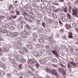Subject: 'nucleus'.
<instances>
[{
	"label": "nucleus",
	"instance_id": "nucleus-1",
	"mask_svg": "<svg viewBox=\"0 0 78 78\" xmlns=\"http://www.w3.org/2000/svg\"><path fill=\"white\" fill-rule=\"evenodd\" d=\"M48 58H44V59H40L39 60V62L40 64H41L43 66H45L47 65V63H46V61H48Z\"/></svg>",
	"mask_w": 78,
	"mask_h": 78
},
{
	"label": "nucleus",
	"instance_id": "nucleus-2",
	"mask_svg": "<svg viewBox=\"0 0 78 78\" xmlns=\"http://www.w3.org/2000/svg\"><path fill=\"white\" fill-rule=\"evenodd\" d=\"M56 71H57L56 70L53 69L51 70V73H52V75H55L56 77L57 78H58L59 77V75L58 73L56 72Z\"/></svg>",
	"mask_w": 78,
	"mask_h": 78
},
{
	"label": "nucleus",
	"instance_id": "nucleus-3",
	"mask_svg": "<svg viewBox=\"0 0 78 78\" xmlns=\"http://www.w3.org/2000/svg\"><path fill=\"white\" fill-rule=\"evenodd\" d=\"M58 72L61 73L63 76L66 75V72L64 71V69L61 68H59L58 69Z\"/></svg>",
	"mask_w": 78,
	"mask_h": 78
},
{
	"label": "nucleus",
	"instance_id": "nucleus-4",
	"mask_svg": "<svg viewBox=\"0 0 78 78\" xmlns=\"http://www.w3.org/2000/svg\"><path fill=\"white\" fill-rule=\"evenodd\" d=\"M49 12H48V14L49 16H50L51 17L52 16H53L54 19H56L57 18V16H56V15L55 13H54L51 12H50V11H49Z\"/></svg>",
	"mask_w": 78,
	"mask_h": 78
},
{
	"label": "nucleus",
	"instance_id": "nucleus-5",
	"mask_svg": "<svg viewBox=\"0 0 78 78\" xmlns=\"http://www.w3.org/2000/svg\"><path fill=\"white\" fill-rule=\"evenodd\" d=\"M32 36L33 37H34V39L35 41L37 39V34L35 33H33L32 34Z\"/></svg>",
	"mask_w": 78,
	"mask_h": 78
},
{
	"label": "nucleus",
	"instance_id": "nucleus-6",
	"mask_svg": "<svg viewBox=\"0 0 78 78\" xmlns=\"http://www.w3.org/2000/svg\"><path fill=\"white\" fill-rule=\"evenodd\" d=\"M36 47L38 48H43L44 46L41 44H37L35 45Z\"/></svg>",
	"mask_w": 78,
	"mask_h": 78
},
{
	"label": "nucleus",
	"instance_id": "nucleus-7",
	"mask_svg": "<svg viewBox=\"0 0 78 78\" xmlns=\"http://www.w3.org/2000/svg\"><path fill=\"white\" fill-rule=\"evenodd\" d=\"M46 5V8L47 9H49L51 8V2H45Z\"/></svg>",
	"mask_w": 78,
	"mask_h": 78
},
{
	"label": "nucleus",
	"instance_id": "nucleus-8",
	"mask_svg": "<svg viewBox=\"0 0 78 78\" xmlns=\"http://www.w3.org/2000/svg\"><path fill=\"white\" fill-rule=\"evenodd\" d=\"M44 51H45V50L44 49H41L39 51L38 55H39V56H41V55H42L44 54Z\"/></svg>",
	"mask_w": 78,
	"mask_h": 78
},
{
	"label": "nucleus",
	"instance_id": "nucleus-9",
	"mask_svg": "<svg viewBox=\"0 0 78 78\" xmlns=\"http://www.w3.org/2000/svg\"><path fill=\"white\" fill-rule=\"evenodd\" d=\"M73 34H72V33L69 32L68 33V38L69 39H73Z\"/></svg>",
	"mask_w": 78,
	"mask_h": 78
},
{
	"label": "nucleus",
	"instance_id": "nucleus-10",
	"mask_svg": "<svg viewBox=\"0 0 78 78\" xmlns=\"http://www.w3.org/2000/svg\"><path fill=\"white\" fill-rule=\"evenodd\" d=\"M28 63V64H32V65H34L35 62H34L33 60L32 59H30V60H28L27 62Z\"/></svg>",
	"mask_w": 78,
	"mask_h": 78
},
{
	"label": "nucleus",
	"instance_id": "nucleus-11",
	"mask_svg": "<svg viewBox=\"0 0 78 78\" xmlns=\"http://www.w3.org/2000/svg\"><path fill=\"white\" fill-rule=\"evenodd\" d=\"M31 28L32 30H37L38 31L39 30V27H37L35 25L32 26Z\"/></svg>",
	"mask_w": 78,
	"mask_h": 78
},
{
	"label": "nucleus",
	"instance_id": "nucleus-12",
	"mask_svg": "<svg viewBox=\"0 0 78 78\" xmlns=\"http://www.w3.org/2000/svg\"><path fill=\"white\" fill-rule=\"evenodd\" d=\"M46 52L48 55H49V56H50L51 58H53V54H51V52H50V51L48 50L46 51Z\"/></svg>",
	"mask_w": 78,
	"mask_h": 78
},
{
	"label": "nucleus",
	"instance_id": "nucleus-13",
	"mask_svg": "<svg viewBox=\"0 0 78 78\" xmlns=\"http://www.w3.org/2000/svg\"><path fill=\"white\" fill-rule=\"evenodd\" d=\"M17 26L20 30H22L23 29V25L21 24H18Z\"/></svg>",
	"mask_w": 78,
	"mask_h": 78
},
{
	"label": "nucleus",
	"instance_id": "nucleus-14",
	"mask_svg": "<svg viewBox=\"0 0 78 78\" xmlns=\"http://www.w3.org/2000/svg\"><path fill=\"white\" fill-rule=\"evenodd\" d=\"M24 32L25 34L27 36H29V35L31 34V32L28 30H24Z\"/></svg>",
	"mask_w": 78,
	"mask_h": 78
},
{
	"label": "nucleus",
	"instance_id": "nucleus-15",
	"mask_svg": "<svg viewBox=\"0 0 78 78\" xmlns=\"http://www.w3.org/2000/svg\"><path fill=\"white\" fill-rule=\"evenodd\" d=\"M33 65H35L37 69H38L39 67V64L36 61H35Z\"/></svg>",
	"mask_w": 78,
	"mask_h": 78
},
{
	"label": "nucleus",
	"instance_id": "nucleus-16",
	"mask_svg": "<svg viewBox=\"0 0 78 78\" xmlns=\"http://www.w3.org/2000/svg\"><path fill=\"white\" fill-rule=\"evenodd\" d=\"M26 61L27 60L25 59V58H22L20 59V63L24 64V63H25V62H26Z\"/></svg>",
	"mask_w": 78,
	"mask_h": 78
},
{
	"label": "nucleus",
	"instance_id": "nucleus-17",
	"mask_svg": "<svg viewBox=\"0 0 78 78\" xmlns=\"http://www.w3.org/2000/svg\"><path fill=\"white\" fill-rule=\"evenodd\" d=\"M67 67L68 68L70 72H72V65L69 63H68L67 65Z\"/></svg>",
	"mask_w": 78,
	"mask_h": 78
},
{
	"label": "nucleus",
	"instance_id": "nucleus-18",
	"mask_svg": "<svg viewBox=\"0 0 78 78\" xmlns=\"http://www.w3.org/2000/svg\"><path fill=\"white\" fill-rule=\"evenodd\" d=\"M23 19H24V18H23V16H20L18 20H17V21L18 22H20L22 20H23Z\"/></svg>",
	"mask_w": 78,
	"mask_h": 78
},
{
	"label": "nucleus",
	"instance_id": "nucleus-19",
	"mask_svg": "<svg viewBox=\"0 0 78 78\" xmlns=\"http://www.w3.org/2000/svg\"><path fill=\"white\" fill-rule=\"evenodd\" d=\"M19 34V32H14L13 33L12 36L14 37H17Z\"/></svg>",
	"mask_w": 78,
	"mask_h": 78
},
{
	"label": "nucleus",
	"instance_id": "nucleus-20",
	"mask_svg": "<svg viewBox=\"0 0 78 78\" xmlns=\"http://www.w3.org/2000/svg\"><path fill=\"white\" fill-rule=\"evenodd\" d=\"M41 6L42 8H47V5H45V3H42Z\"/></svg>",
	"mask_w": 78,
	"mask_h": 78
},
{
	"label": "nucleus",
	"instance_id": "nucleus-21",
	"mask_svg": "<svg viewBox=\"0 0 78 78\" xmlns=\"http://www.w3.org/2000/svg\"><path fill=\"white\" fill-rule=\"evenodd\" d=\"M38 41L41 44H45V41L42 39H39L38 40Z\"/></svg>",
	"mask_w": 78,
	"mask_h": 78
},
{
	"label": "nucleus",
	"instance_id": "nucleus-22",
	"mask_svg": "<svg viewBox=\"0 0 78 78\" xmlns=\"http://www.w3.org/2000/svg\"><path fill=\"white\" fill-rule=\"evenodd\" d=\"M60 19L63 22H66V20L65 18L63 17V16H61L60 17Z\"/></svg>",
	"mask_w": 78,
	"mask_h": 78
},
{
	"label": "nucleus",
	"instance_id": "nucleus-23",
	"mask_svg": "<svg viewBox=\"0 0 78 78\" xmlns=\"http://www.w3.org/2000/svg\"><path fill=\"white\" fill-rule=\"evenodd\" d=\"M51 62L55 63H57L58 62V60L56 58H53L51 59Z\"/></svg>",
	"mask_w": 78,
	"mask_h": 78
},
{
	"label": "nucleus",
	"instance_id": "nucleus-24",
	"mask_svg": "<svg viewBox=\"0 0 78 78\" xmlns=\"http://www.w3.org/2000/svg\"><path fill=\"white\" fill-rule=\"evenodd\" d=\"M7 35L8 36L10 37V36H11L12 35V32H11V31H7Z\"/></svg>",
	"mask_w": 78,
	"mask_h": 78
},
{
	"label": "nucleus",
	"instance_id": "nucleus-25",
	"mask_svg": "<svg viewBox=\"0 0 78 78\" xmlns=\"http://www.w3.org/2000/svg\"><path fill=\"white\" fill-rule=\"evenodd\" d=\"M45 47L47 49H51V48H52V46L50 45H49L45 46Z\"/></svg>",
	"mask_w": 78,
	"mask_h": 78
},
{
	"label": "nucleus",
	"instance_id": "nucleus-26",
	"mask_svg": "<svg viewBox=\"0 0 78 78\" xmlns=\"http://www.w3.org/2000/svg\"><path fill=\"white\" fill-rule=\"evenodd\" d=\"M52 52L55 55V56L56 57H58L59 56V55H58V54L56 52H55V51L53 50H52Z\"/></svg>",
	"mask_w": 78,
	"mask_h": 78
},
{
	"label": "nucleus",
	"instance_id": "nucleus-27",
	"mask_svg": "<svg viewBox=\"0 0 78 78\" xmlns=\"http://www.w3.org/2000/svg\"><path fill=\"white\" fill-rule=\"evenodd\" d=\"M20 58H21V55H19L16 56V58L17 61H19L20 59Z\"/></svg>",
	"mask_w": 78,
	"mask_h": 78
},
{
	"label": "nucleus",
	"instance_id": "nucleus-28",
	"mask_svg": "<svg viewBox=\"0 0 78 78\" xmlns=\"http://www.w3.org/2000/svg\"><path fill=\"white\" fill-rule=\"evenodd\" d=\"M45 70L46 71H47V72H48V73H51V70L50 69L48 68H45Z\"/></svg>",
	"mask_w": 78,
	"mask_h": 78
},
{
	"label": "nucleus",
	"instance_id": "nucleus-29",
	"mask_svg": "<svg viewBox=\"0 0 78 78\" xmlns=\"http://www.w3.org/2000/svg\"><path fill=\"white\" fill-rule=\"evenodd\" d=\"M8 27V25L7 24H6L4 25H2V28H7Z\"/></svg>",
	"mask_w": 78,
	"mask_h": 78
},
{
	"label": "nucleus",
	"instance_id": "nucleus-30",
	"mask_svg": "<svg viewBox=\"0 0 78 78\" xmlns=\"http://www.w3.org/2000/svg\"><path fill=\"white\" fill-rule=\"evenodd\" d=\"M63 9L65 12H68V11H67V7L66 6L65 7L63 8Z\"/></svg>",
	"mask_w": 78,
	"mask_h": 78
},
{
	"label": "nucleus",
	"instance_id": "nucleus-31",
	"mask_svg": "<svg viewBox=\"0 0 78 78\" xmlns=\"http://www.w3.org/2000/svg\"><path fill=\"white\" fill-rule=\"evenodd\" d=\"M33 54L35 57H37V56H38V55H39L37 51H34Z\"/></svg>",
	"mask_w": 78,
	"mask_h": 78
},
{
	"label": "nucleus",
	"instance_id": "nucleus-32",
	"mask_svg": "<svg viewBox=\"0 0 78 78\" xmlns=\"http://www.w3.org/2000/svg\"><path fill=\"white\" fill-rule=\"evenodd\" d=\"M53 35H52L50 38H48V40L49 41H51L53 40Z\"/></svg>",
	"mask_w": 78,
	"mask_h": 78
},
{
	"label": "nucleus",
	"instance_id": "nucleus-33",
	"mask_svg": "<svg viewBox=\"0 0 78 78\" xmlns=\"http://www.w3.org/2000/svg\"><path fill=\"white\" fill-rule=\"evenodd\" d=\"M72 11L73 12V13H72V14H74V13H75V14H78V12L74 9H73L72 10Z\"/></svg>",
	"mask_w": 78,
	"mask_h": 78
},
{
	"label": "nucleus",
	"instance_id": "nucleus-34",
	"mask_svg": "<svg viewBox=\"0 0 78 78\" xmlns=\"http://www.w3.org/2000/svg\"><path fill=\"white\" fill-rule=\"evenodd\" d=\"M8 32V30H6V29H4L2 31V33H7Z\"/></svg>",
	"mask_w": 78,
	"mask_h": 78
},
{
	"label": "nucleus",
	"instance_id": "nucleus-35",
	"mask_svg": "<svg viewBox=\"0 0 78 78\" xmlns=\"http://www.w3.org/2000/svg\"><path fill=\"white\" fill-rule=\"evenodd\" d=\"M19 51L20 53H21L22 55H25V51H23L22 50H20Z\"/></svg>",
	"mask_w": 78,
	"mask_h": 78
},
{
	"label": "nucleus",
	"instance_id": "nucleus-36",
	"mask_svg": "<svg viewBox=\"0 0 78 78\" xmlns=\"http://www.w3.org/2000/svg\"><path fill=\"white\" fill-rule=\"evenodd\" d=\"M22 48L25 51H26V52H28V49H27L25 47H23Z\"/></svg>",
	"mask_w": 78,
	"mask_h": 78
},
{
	"label": "nucleus",
	"instance_id": "nucleus-37",
	"mask_svg": "<svg viewBox=\"0 0 78 78\" xmlns=\"http://www.w3.org/2000/svg\"><path fill=\"white\" fill-rule=\"evenodd\" d=\"M67 16L69 19H72V16H71V15H70V14L68 13L67 14Z\"/></svg>",
	"mask_w": 78,
	"mask_h": 78
},
{
	"label": "nucleus",
	"instance_id": "nucleus-38",
	"mask_svg": "<svg viewBox=\"0 0 78 78\" xmlns=\"http://www.w3.org/2000/svg\"><path fill=\"white\" fill-rule=\"evenodd\" d=\"M22 37H23V38H27V35H25L24 34H22Z\"/></svg>",
	"mask_w": 78,
	"mask_h": 78
},
{
	"label": "nucleus",
	"instance_id": "nucleus-39",
	"mask_svg": "<svg viewBox=\"0 0 78 78\" xmlns=\"http://www.w3.org/2000/svg\"><path fill=\"white\" fill-rule=\"evenodd\" d=\"M5 73V72L3 71H1L0 72V74L1 76H3L4 75V74Z\"/></svg>",
	"mask_w": 78,
	"mask_h": 78
},
{
	"label": "nucleus",
	"instance_id": "nucleus-40",
	"mask_svg": "<svg viewBox=\"0 0 78 78\" xmlns=\"http://www.w3.org/2000/svg\"><path fill=\"white\" fill-rule=\"evenodd\" d=\"M0 66L1 67H3V68H4V67H5V64L2 63H0Z\"/></svg>",
	"mask_w": 78,
	"mask_h": 78
},
{
	"label": "nucleus",
	"instance_id": "nucleus-41",
	"mask_svg": "<svg viewBox=\"0 0 78 78\" xmlns=\"http://www.w3.org/2000/svg\"><path fill=\"white\" fill-rule=\"evenodd\" d=\"M26 28H27L28 30H30V27L28 25V24H27L25 26Z\"/></svg>",
	"mask_w": 78,
	"mask_h": 78
},
{
	"label": "nucleus",
	"instance_id": "nucleus-42",
	"mask_svg": "<svg viewBox=\"0 0 78 78\" xmlns=\"http://www.w3.org/2000/svg\"><path fill=\"white\" fill-rule=\"evenodd\" d=\"M37 25H38V26H41V24L40 23L41 22V21L39 20L37 21Z\"/></svg>",
	"mask_w": 78,
	"mask_h": 78
},
{
	"label": "nucleus",
	"instance_id": "nucleus-43",
	"mask_svg": "<svg viewBox=\"0 0 78 78\" xmlns=\"http://www.w3.org/2000/svg\"><path fill=\"white\" fill-rule=\"evenodd\" d=\"M70 25H66V28L67 30H69V29H70Z\"/></svg>",
	"mask_w": 78,
	"mask_h": 78
},
{
	"label": "nucleus",
	"instance_id": "nucleus-44",
	"mask_svg": "<svg viewBox=\"0 0 78 78\" xmlns=\"http://www.w3.org/2000/svg\"><path fill=\"white\" fill-rule=\"evenodd\" d=\"M0 50L2 51H5L6 50V49L5 47H4L2 48H0Z\"/></svg>",
	"mask_w": 78,
	"mask_h": 78
},
{
	"label": "nucleus",
	"instance_id": "nucleus-45",
	"mask_svg": "<svg viewBox=\"0 0 78 78\" xmlns=\"http://www.w3.org/2000/svg\"><path fill=\"white\" fill-rule=\"evenodd\" d=\"M69 8L70 9H69V11L70 13H71L72 12V7L71 6H69Z\"/></svg>",
	"mask_w": 78,
	"mask_h": 78
},
{
	"label": "nucleus",
	"instance_id": "nucleus-46",
	"mask_svg": "<svg viewBox=\"0 0 78 78\" xmlns=\"http://www.w3.org/2000/svg\"><path fill=\"white\" fill-rule=\"evenodd\" d=\"M10 29H11V30H15V27L13 26H11Z\"/></svg>",
	"mask_w": 78,
	"mask_h": 78
},
{
	"label": "nucleus",
	"instance_id": "nucleus-47",
	"mask_svg": "<svg viewBox=\"0 0 78 78\" xmlns=\"http://www.w3.org/2000/svg\"><path fill=\"white\" fill-rule=\"evenodd\" d=\"M24 75L25 76H29V75H30L29 73H24Z\"/></svg>",
	"mask_w": 78,
	"mask_h": 78
},
{
	"label": "nucleus",
	"instance_id": "nucleus-48",
	"mask_svg": "<svg viewBox=\"0 0 78 78\" xmlns=\"http://www.w3.org/2000/svg\"><path fill=\"white\" fill-rule=\"evenodd\" d=\"M72 25L74 27H76V24L75 23H73Z\"/></svg>",
	"mask_w": 78,
	"mask_h": 78
},
{
	"label": "nucleus",
	"instance_id": "nucleus-49",
	"mask_svg": "<svg viewBox=\"0 0 78 78\" xmlns=\"http://www.w3.org/2000/svg\"><path fill=\"white\" fill-rule=\"evenodd\" d=\"M30 45H30V44H27L26 45V47L27 48H29L30 49Z\"/></svg>",
	"mask_w": 78,
	"mask_h": 78
},
{
	"label": "nucleus",
	"instance_id": "nucleus-50",
	"mask_svg": "<svg viewBox=\"0 0 78 78\" xmlns=\"http://www.w3.org/2000/svg\"><path fill=\"white\" fill-rule=\"evenodd\" d=\"M69 60L70 61H72V62H73V61H75V60H74V59L72 58H70Z\"/></svg>",
	"mask_w": 78,
	"mask_h": 78
},
{
	"label": "nucleus",
	"instance_id": "nucleus-51",
	"mask_svg": "<svg viewBox=\"0 0 78 78\" xmlns=\"http://www.w3.org/2000/svg\"><path fill=\"white\" fill-rule=\"evenodd\" d=\"M63 38L64 39H65V40H67L68 39V37H67V36H64L63 37Z\"/></svg>",
	"mask_w": 78,
	"mask_h": 78
},
{
	"label": "nucleus",
	"instance_id": "nucleus-52",
	"mask_svg": "<svg viewBox=\"0 0 78 78\" xmlns=\"http://www.w3.org/2000/svg\"><path fill=\"white\" fill-rule=\"evenodd\" d=\"M19 67L21 69H22L23 66H22V64H20L19 65Z\"/></svg>",
	"mask_w": 78,
	"mask_h": 78
},
{
	"label": "nucleus",
	"instance_id": "nucleus-53",
	"mask_svg": "<svg viewBox=\"0 0 78 78\" xmlns=\"http://www.w3.org/2000/svg\"><path fill=\"white\" fill-rule=\"evenodd\" d=\"M11 17H12V19H16V18H17V16L12 15H11Z\"/></svg>",
	"mask_w": 78,
	"mask_h": 78
},
{
	"label": "nucleus",
	"instance_id": "nucleus-54",
	"mask_svg": "<svg viewBox=\"0 0 78 78\" xmlns=\"http://www.w3.org/2000/svg\"><path fill=\"white\" fill-rule=\"evenodd\" d=\"M53 22V20L52 19H49V23H52Z\"/></svg>",
	"mask_w": 78,
	"mask_h": 78
},
{
	"label": "nucleus",
	"instance_id": "nucleus-55",
	"mask_svg": "<svg viewBox=\"0 0 78 78\" xmlns=\"http://www.w3.org/2000/svg\"><path fill=\"white\" fill-rule=\"evenodd\" d=\"M7 19L8 20H12V18L9 16L7 17Z\"/></svg>",
	"mask_w": 78,
	"mask_h": 78
},
{
	"label": "nucleus",
	"instance_id": "nucleus-56",
	"mask_svg": "<svg viewBox=\"0 0 78 78\" xmlns=\"http://www.w3.org/2000/svg\"><path fill=\"white\" fill-rule=\"evenodd\" d=\"M69 62L71 64H72V65H73V66H75V63L72 62Z\"/></svg>",
	"mask_w": 78,
	"mask_h": 78
},
{
	"label": "nucleus",
	"instance_id": "nucleus-57",
	"mask_svg": "<svg viewBox=\"0 0 78 78\" xmlns=\"http://www.w3.org/2000/svg\"><path fill=\"white\" fill-rule=\"evenodd\" d=\"M42 25L44 28H45V26H46V24H45V23H43L42 24Z\"/></svg>",
	"mask_w": 78,
	"mask_h": 78
},
{
	"label": "nucleus",
	"instance_id": "nucleus-58",
	"mask_svg": "<svg viewBox=\"0 0 78 78\" xmlns=\"http://www.w3.org/2000/svg\"><path fill=\"white\" fill-rule=\"evenodd\" d=\"M60 16H65V14L63 13H60L59 14Z\"/></svg>",
	"mask_w": 78,
	"mask_h": 78
},
{
	"label": "nucleus",
	"instance_id": "nucleus-59",
	"mask_svg": "<svg viewBox=\"0 0 78 78\" xmlns=\"http://www.w3.org/2000/svg\"><path fill=\"white\" fill-rule=\"evenodd\" d=\"M61 67H63V68H64L65 69H67V68L65 66H64L63 65H61Z\"/></svg>",
	"mask_w": 78,
	"mask_h": 78
},
{
	"label": "nucleus",
	"instance_id": "nucleus-60",
	"mask_svg": "<svg viewBox=\"0 0 78 78\" xmlns=\"http://www.w3.org/2000/svg\"><path fill=\"white\" fill-rule=\"evenodd\" d=\"M16 13H17L16 15L17 16H19V15L20 14V12H19V11H17Z\"/></svg>",
	"mask_w": 78,
	"mask_h": 78
},
{
	"label": "nucleus",
	"instance_id": "nucleus-61",
	"mask_svg": "<svg viewBox=\"0 0 78 78\" xmlns=\"http://www.w3.org/2000/svg\"><path fill=\"white\" fill-rule=\"evenodd\" d=\"M11 23H12V24H13V25H14L15 23H16V22L14 21H11Z\"/></svg>",
	"mask_w": 78,
	"mask_h": 78
},
{
	"label": "nucleus",
	"instance_id": "nucleus-62",
	"mask_svg": "<svg viewBox=\"0 0 78 78\" xmlns=\"http://www.w3.org/2000/svg\"><path fill=\"white\" fill-rule=\"evenodd\" d=\"M30 48L29 49H30V50H32V49H33V46L32 45H31L30 46Z\"/></svg>",
	"mask_w": 78,
	"mask_h": 78
},
{
	"label": "nucleus",
	"instance_id": "nucleus-63",
	"mask_svg": "<svg viewBox=\"0 0 78 78\" xmlns=\"http://www.w3.org/2000/svg\"><path fill=\"white\" fill-rule=\"evenodd\" d=\"M55 44H56V42L55 41H52V43H51V44H52L53 45H55Z\"/></svg>",
	"mask_w": 78,
	"mask_h": 78
},
{
	"label": "nucleus",
	"instance_id": "nucleus-64",
	"mask_svg": "<svg viewBox=\"0 0 78 78\" xmlns=\"http://www.w3.org/2000/svg\"><path fill=\"white\" fill-rule=\"evenodd\" d=\"M0 19H5V16H0Z\"/></svg>",
	"mask_w": 78,
	"mask_h": 78
}]
</instances>
